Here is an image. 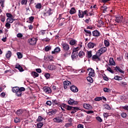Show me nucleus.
Listing matches in <instances>:
<instances>
[{"label": "nucleus", "mask_w": 128, "mask_h": 128, "mask_svg": "<svg viewBox=\"0 0 128 128\" xmlns=\"http://www.w3.org/2000/svg\"><path fill=\"white\" fill-rule=\"evenodd\" d=\"M38 38L33 37L28 40V42L30 46H34L36 44V42H38Z\"/></svg>", "instance_id": "1"}, {"label": "nucleus", "mask_w": 128, "mask_h": 128, "mask_svg": "<svg viewBox=\"0 0 128 128\" xmlns=\"http://www.w3.org/2000/svg\"><path fill=\"white\" fill-rule=\"evenodd\" d=\"M53 14L52 10L50 8H46V12L43 13L44 16H52Z\"/></svg>", "instance_id": "2"}, {"label": "nucleus", "mask_w": 128, "mask_h": 128, "mask_svg": "<svg viewBox=\"0 0 128 128\" xmlns=\"http://www.w3.org/2000/svg\"><path fill=\"white\" fill-rule=\"evenodd\" d=\"M100 55L96 52V54L92 56V60H94V62H100Z\"/></svg>", "instance_id": "3"}, {"label": "nucleus", "mask_w": 128, "mask_h": 128, "mask_svg": "<svg viewBox=\"0 0 128 128\" xmlns=\"http://www.w3.org/2000/svg\"><path fill=\"white\" fill-rule=\"evenodd\" d=\"M63 51L68 52L70 50V45L66 43H62L61 44Z\"/></svg>", "instance_id": "4"}, {"label": "nucleus", "mask_w": 128, "mask_h": 128, "mask_svg": "<svg viewBox=\"0 0 128 128\" xmlns=\"http://www.w3.org/2000/svg\"><path fill=\"white\" fill-rule=\"evenodd\" d=\"M68 56V51H63L61 52L60 58L62 60H66Z\"/></svg>", "instance_id": "5"}, {"label": "nucleus", "mask_w": 128, "mask_h": 128, "mask_svg": "<svg viewBox=\"0 0 128 128\" xmlns=\"http://www.w3.org/2000/svg\"><path fill=\"white\" fill-rule=\"evenodd\" d=\"M108 50V48L106 47H102L100 48L97 51V52L100 55L102 56V54H104Z\"/></svg>", "instance_id": "6"}, {"label": "nucleus", "mask_w": 128, "mask_h": 128, "mask_svg": "<svg viewBox=\"0 0 128 128\" xmlns=\"http://www.w3.org/2000/svg\"><path fill=\"white\" fill-rule=\"evenodd\" d=\"M68 102L70 106H76V104H78V102L74 100V99H72V98H70Z\"/></svg>", "instance_id": "7"}, {"label": "nucleus", "mask_w": 128, "mask_h": 128, "mask_svg": "<svg viewBox=\"0 0 128 128\" xmlns=\"http://www.w3.org/2000/svg\"><path fill=\"white\" fill-rule=\"evenodd\" d=\"M87 70L88 72H89V74L88 75L90 76H96V73H94V70L92 68H88Z\"/></svg>", "instance_id": "8"}, {"label": "nucleus", "mask_w": 128, "mask_h": 128, "mask_svg": "<svg viewBox=\"0 0 128 128\" xmlns=\"http://www.w3.org/2000/svg\"><path fill=\"white\" fill-rule=\"evenodd\" d=\"M43 90L46 94H50L52 92V89L50 88L48 86L44 87Z\"/></svg>", "instance_id": "9"}, {"label": "nucleus", "mask_w": 128, "mask_h": 128, "mask_svg": "<svg viewBox=\"0 0 128 128\" xmlns=\"http://www.w3.org/2000/svg\"><path fill=\"white\" fill-rule=\"evenodd\" d=\"M70 90L72 92H78V89L74 86H71L70 87Z\"/></svg>", "instance_id": "10"}, {"label": "nucleus", "mask_w": 128, "mask_h": 128, "mask_svg": "<svg viewBox=\"0 0 128 128\" xmlns=\"http://www.w3.org/2000/svg\"><path fill=\"white\" fill-rule=\"evenodd\" d=\"M114 70L116 72H121V74H124V71L120 69V68L118 66H116V67H114Z\"/></svg>", "instance_id": "11"}, {"label": "nucleus", "mask_w": 128, "mask_h": 128, "mask_svg": "<svg viewBox=\"0 0 128 128\" xmlns=\"http://www.w3.org/2000/svg\"><path fill=\"white\" fill-rule=\"evenodd\" d=\"M83 106L84 108H86V110H92V106L90 104H84Z\"/></svg>", "instance_id": "12"}, {"label": "nucleus", "mask_w": 128, "mask_h": 128, "mask_svg": "<svg viewBox=\"0 0 128 128\" xmlns=\"http://www.w3.org/2000/svg\"><path fill=\"white\" fill-rule=\"evenodd\" d=\"M93 36H100V32L98 30H95L92 32Z\"/></svg>", "instance_id": "13"}, {"label": "nucleus", "mask_w": 128, "mask_h": 128, "mask_svg": "<svg viewBox=\"0 0 128 128\" xmlns=\"http://www.w3.org/2000/svg\"><path fill=\"white\" fill-rule=\"evenodd\" d=\"M96 46V44L92 42H90L88 44V48H94Z\"/></svg>", "instance_id": "14"}, {"label": "nucleus", "mask_w": 128, "mask_h": 128, "mask_svg": "<svg viewBox=\"0 0 128 128\" xmlns=\"http://www.w3.org/2000/svg\"><path fill=\"white\" fill-rule=\"evenodd\" d=\"M56 68V65L54 64H50L48 66V70H54Z\"/></svg>", "instance_id": "15"}, {"label": "nucleus", "mask_w": 128, "mask_h": 128, "mask_svg": "<svg viewBox=\"0 0 128 128\" xmlns=\"http://www.w3.org/2000/svg\"><path fill=\"white\" fill-rule=\"evenodd\" d=\"M52 104H56V106H60V102L58 101V100H52Z\"/></svg>", "instance_id": "16"}, {"label": "nucleus", "mask_w": 128, "mask_h": 128, "mask_svg": "<svg viewBox=\"0 0 128 128\" xmlns=\"http://www.w3.org/2000/svg\"><path fill=\"white\" fill-rule=\"evenodd\" d=\"M54 122H62V120L60 117H57L53 119Z\"/></svg>", "instance_id": "17"}, {"label": "nucleus", "mask_w": 128, "mask_h": 128, "mask_svg": "<svg viewBox=\"0 0 128 128\" xmlns=\"http://www.w3.org/2000/svg\"><path fill=\"white\" fill-rule=\"evenodd\" d=\"M15 68H17V70H18L20 72H24V68L22 66H20V65L18 64H16L15 66Z\"/></svg>", "instance_id": "18"}, {"label": "nucleus", "mask_w": 128, "mask_h": 128, "mask_svg": "<svg viewBox=\"0 0 128 128\" xmlns=\"http://www.w3.org/2000/svg\"><path fill=\"white\" fill-rule=\"evenodd\" d=\"M60 52V47H56L54 51L52 52V54H54L56 52Z\"/></svg>", "instance_id": "19"}, {"label": "nucleus", "mask_w": 128, "mask_h": 128, "mask_svg": "<svg viewBox=\"0 0 128 128\" xmlns=\"http://www.w3.org/2000/svg\"><path fill=\"white\" fill-rule=\"evenodd\" d=\"M84 32H86V36H92V32L89 30H86L84 29Z\"/></svg>", "instance_id": "20"}, {"label": "nucleus", "mask_w": 128, "mask_h": 128, "mask_svg": "<svg viewBox=\"0 0 128 128\" xmlns=\"http://www.w3.org/2000/svg\"><path fill=\"white\" fill-rule=\"evenodd\" d=\"M109 63L110 66H116V62L114 60V58H110L109 60Z\"/></svg>", "instance_id": "21"}, {"label": "nucleus", "mask_w": 128, "mask_h": 128, "mask_svg": "<svg viewBox=\"0 0 128 128\" xmlns=\"http://www.w3.org/2000/svg\"><path fill=\"white\" fill-rule=\"evenodd\" d=\"M31 76H32L34 78H38V76H40V74H38V72H32L31 73Z\"/></svg>", "instance_id": "22"}, {"label": "nucleus", "mask_w": 128, "mask_h": 128, "mask_svg": "<svg viewBox=\"0 0 128 128\" xmlns=\"http://www.w3.org/2000/svg\"><path fill=\"white\" fill-rule=\"evenodd\" d=\"M48 116H54L56 114V110H52L48 112Z\"/></svg>", "instance_id": "23"}, {"label": "nucleus", "mask_w": 128, "mask_h": 128, "mask_svg": "<svg viewBox=\"0 0 128 128\" xmlns=\"http://www.w3.org/2000/svg\"><path fill=\"white\" fill-rule=\"evenodd\" d=\"M80 108L78 107H73L72 108V111L71 112V114H76L78 110Z\"/></svg>", "instance_id": "24"}, {"label": "nucleus", "mask_w": 128, "mask_h": 128, "mask_svg": "<svg viewBox=\"0 0 128 128\" xmlns=\"http://www.w3.org/2000/svg\"><path fill=\"white\" fill-rule=\"evenodd\" d=\"M76 12V10L74 8H72L70 10V14H74Z\"/></svg>", "instance_id": "25"}, {"label": "nucleus", "mask_w": 128, "mask_h": 128, "mask_svg": "<svg viewBox=\"0 0 128 128\" xmlns=\"http://www.w3.org/2000/svg\"><path fill=\"white\" fill-rule=\"evenodd\" d=\"M122 16H118L116 17V22L118 23L120 22L122 20Z\"/></svg>", "instance_id": "26"}, {"label": "nucleus", "mask_w": 128, "mask_h": 128, "mask_svg": "<svg viewBox=\"0 0 128 128\" xmlns=\"http://www.w3.org/2000/svg\"><path fill=\"white\" fill-rule=\"evenodd\" d=\"M92 52L91 50L90 51H87V56L86 57L88 58H92Z\"/></svg>", "instance_id": "27"}, {"label": "nucleus", "mask_w": 128, "mask_h": 128, "mask_svg": "<svg viewBox=\"0 0 128 128\" xmlns=\"http://www.w3.org/2000/svg\"><path fill=\"white\" fill-rule=\"evenodd\" d=\"M78 56L80 58H82L84 56H86V54L84 51H80L78 53Z\"/></svg>", "instance_id": "28"}, {"label": "nucleus", "mask_w": 128, "mask_h": 128, "mask_svg": "<svg viewBox=\"0 0 128 128\" xmlns=\"http://www.w3.org/2000/svg\"><path fill=\"white\" fill-rule=\"evenodd\" d=\"M78 16L80 18H84V14H82V10H78Z\"/></svg>", "instance_id": "29"}, {"label": "nucleus", "mask_w": 128, "mask_h": 128, "mask_svg": "<svg viewBox=\"0 0 128 128\" xmlns=\"http://www.w3.org/2000/svg\"><path fill=\"white\" fill-rule=\"evenodd\" d=\"M24 112V110L22 109L18 110L16 112V114H18V116H22V113Z\"/></svg>", "instance_id": "30"}, {"label": "nucleus", "mask_w": 128, "mask_h": 128, "mask_svg": "<svg viewBox=\"0 0 128 128\" xmlns=\"http://www.w3.org/2000/svg\"><path fill=\"white\" fill-rule=\"evenodd\" d=\"M12 92L16 93L17 92H18V86H14L12 88Z\"/></svg>", "instance_id": "31"}, {"label": "nucleus", "mask_w": 128, "mask_h": 128, "mask_svg": "<svg viewBox=\"0 0 128 128\" xmlns=\"http://www.w3.org/2000/svg\"><path fill=\"white\" fill-rule=\"evenodd\" d=\"M6 58H10L12 56V52H10V50H8V53L6 54Z\"/></svg>", "instance_id": "32"}, {"label": "nucleus", "mask_w": 128, "mask_h": 128, "mask_svg": "<svg viewBox=\"0 0 128 128\" xmlns=\"http://www.w3.org/2000/svg\"><path fill=\"white\" fill-rule=\"evenodd\" d=\"M114 80H122V77L116 76L114 77Z\"/></svg>", "instance_id": "33"}, {"label": "nucleus", "mask_w": 128, "mask_h": 128, "mask_svg": "<svg viewBox=\"0 0 128 128\" xmlns=\"http://www.w3.org/2000/svg\"><path fill=\"white\" fill-rule=\"evenodd\" d=\"M70 44L71 46H74V44H76V40H71L70 42Z\"/></svg>", "instance_id": "34"}, {"label": "nucleus", "mask_w": 128, "mask_h": 128, "mask_svg": "<svg viewBox=\"0 0 128 128\" xmlns=\"http://www.w3.org/2000/svg\"><path fill=\"white\" fill-rule=\"evenodd\" d=\"M0 20L2 22H6V16L1 15L0 16Z\"/></svg>", "instance_id": "35"}, {"label": "nucleus", "mask_w": 128, "mask_h": 128, "mask_svg": "<svg viewBox=\"0 0 128 128\" xmlns=\"http://www.w3.org/2000/svg\"><path fill=\"white\" fill-rule=\"evenodd\" d=\"M35 7H36V8H38V10H40V8H42V4L38 3L35 6Z\"/></svg>", "instance_id": "36"}, {"label": "nucleus", "mask_w": 128, "mask_h": 128, "mask_svg": "<svg viewBox=\"0 0 128 128\" xmlns=\"http://www.w3.org/2000/svg\"><path fill=\"white\" fill-rule=\"evenodd\" d=\"M86 80L88 82H91V83L94 82V80L92 78V77L90 76L87 77Z\"/></svg>", "instance_id": "37"}, {"label": "nucleus", "mask_w": 128, "mask_h": 128, "mask_svg": "<svg viewBox=\"0 0 128 128\" xmlns=\"http://www.w3.org/2000/svg\"><path fill=\"white\" fill-rule=\"evenodd\" d=\"M104 44L105 46H110V42L108 40H104Z\"/></svg>", "instance_id": "38"}, {"label": "nucleus", "mask_w": 128, "mask_h": 128, "mask_svg": "<svg viewBox=\"0 0 128 128\" xmlns=\"http://www.w3.org/2000/svg\"><path fill=\"white\" fill-rule=\"evenodd\" d=\"M37 126V128H42V127L44 126V124L42 122H38L36 124Z\"/></svg>", "instance_id": "39"}, {"label": "nucleus", "mask_w": 128, "mask_h": 128, "mask_svg": "<svg viewBox=\"0 0 128 128\" xmlns=\"http://www.w3.org/2000/svg\"><path fill=\"white\" fill-rule=\"evenodd\" d=\"M18 58H22V54L20 52H18L16 53Z\"/></svg>", "instance_id": "40"}, {"label": "nucleus", "mask_w": 128, "mask_h": 128, "mask_svg": "<svg viewBox=\"0 0 128 128\" xmlns=\"http://www.w3.org/2000/svg\"><path fill=\"white\" fill-rule=\"evenodd\" d=\"M82 13L84 15V14L86 16H88V10H85L84 11H82Z\"/></svg>", "instance_id": "41"}, {"label": "nucleus", "mask_w": 128, "mask_h": 128, "mask_svg": "<svg viewBox=\"0 0 128 128\" xmlns=\"http://www.w3.org/2000/svg\"><path fill=\"white\" fill-rule=\"evenodd\" d=\"M22 92H21L20 91L18 90L16 93V96H22Z\"/></svg>", "instance_id": "42"}, {"label": "nucleus", "mask_w": 128, "mask_h": 128, "mask_svg": "<svg viewBox=\"0 0 128 128\" xmlns=\"http://www.w3.org/2000/svg\"><path fill=\"white\" fill-rule=\"evenodd\" d=\"M103 90L105 92H110V89L108 88H104Z\"/></svg>", "instance_id": "43"}, {"label": "nucleus", "mask_w": 128, "mask_h": 128, "mask_svg": "<svg viewBox=\"0 0 128 128\" xmlns=\"http://www.w3.org/2000/svg\"><path fill=\"white\" fill-rule=\"evenodd\" d=\"M74 52H72V60H76V56H76V54H74Z\"/></svg>", "instance_id": "44"}, {"label": "nucleus", "mask_w": 128, "mask_h": 128, "mask_svg": "<svg viewBox=\"0 0 128 128\" xmlns=\"http://www.w3.org/2000/svg\"><path fill=\"white\" fill-rule=\"evenodd\" d=\"M24 90H26V88L24 87H21V88L18 87L19 92H24Z\"/></svg>", "instance_id": "45"}, {"label": "nucleus", "mask_w": 128, "mask_h": 128, "mask_svg": "<svg viewBox=\"0 0 128 128\" xmlns=\"http://www.w3.org/2000/svg\"><path fill=\"white\" fill-rule=\"evenodd\" d=\"M102 100V97H96L94 98L95 102H100Z\"/></svg>", "instance_id": "46"}, {"label": "nucleus", "mask_w": 128, "mask_h": 128, "mask_svg": "<svg viewBox=\"0 0 128 128\" xmlns=\"http://www.w3.org/2000/svg\"><path fill=\"white\" fill-rule=\"evenodd\" d=\"M52 50V47L50 46H46L45 48V51L48 52V50Z\"/></svg>", "instance_id": "47"}, {"label": "nucleus", "mask_w": 128, "mask_h": 128, "mask_svg": "<svg viewBox=\"0 0 128 128\" xmlns=\"http://www.w3.org/2000/svg\"><path fill=\"white\" fill-rule=\"evenodd\" d=\"M6 28H10V24L8 22H7L5 24Z\"/></svg>", "instance_id": "48"}, {"label": "nucleus", "mask_w": 128, "mask_h": 128, "mask_svg": "<svg viewBox=\"0 0 128 128\" xmlns=\"http://www.w3.org/2000/svg\"><path fill=\"white\" fill-rule=\"evenodd\" d=\"M68 105H66V104L62 103V104H60V106H62L64 108H66H66H68Z\"/></svg>", "instance_id": "49"}, {"label": "nucleus", "mask_w": 128, "mask_h": 128, "mask_svg": "<svg viewBox=\"0 0 128 128\" xmlns=\"http://www.w3.org/2000/svg\"><path fill=\"white\" fill-rule=\"evenodd\" d=\"M16 36L18 38H22L24 36L22 35V33H18L16 34Z\"/></svg>", "instance_id": "50"}, {"label": "nucleus", "mask_w": 128, "mask_h": 128, "mask_svg": "<svg viewBox=\"0 0 128 128\" xmlns=\"http://www.w3.org/2000/svg\"><path fill=\"white\" fill-rule=\"evenodd\" d=\"M127 114L126 112H122L121 114V116L122 118H126Z\"/></svg>", "instance_id": "51"}, {"label": "nucleus", "mask_w": 128, "mask_h": 128, "mask_svg": "<svg viewBox=\"0 0 128 128\" xmlns=\"http://www.w3.org/2000/svg\"><path fill=\"white\" fill-rule=\"evenodd\" d=\"M78 50H80V48L77 47V48H73V52H78Z\"/></svg>", "instance_id": "52"}, {"label": "nucleus", "mask_w": 128, "mask_h": 128, "mask_svg": "<svg viewBox=\"0 0 128 128\" xmlns=\"http://www.w3.org/2000/svg\"><path fill=\"white\" fill-rule=\"evenodd\" d=\"M44 76L46 78V80H48L50 77V74L48 73H46L44 74Z\"/></svg>", "instance_id": "53"}, {"label": "nucleus", "mask_w": 128, "mask_h": 128, "mask_svg": "<svg viewBox=\"0 0 128 128\" xmlns=\"http://www.w3.org/2000/svg\"><path fill=\"white\" fill-rule=\"evenodd\" d=\"M64 84H65V86H70V82L68 80L64 81Z\"/></svg>", "instance_id": "54"}, {"label": "nucleus", "mask_w": 128, "mask_h": 128, "mask_svg": "<svg viewBox=\"0 0 128 128\" xmlns=\"http://www.w3.org/2000/svg\"><path fill=\"white\" fill-rule=\"evenodd\" d=\"M34 16H31L29 18V20L31 22H34Z\"/></svg>", "instance_id": "55"}, {"label": "nucleus", "mask_w": 128, "mask_h": 128, "mask_svg": "<svg viewBox=\"0 0 128 128\" xmlns=\"http://www.w3.org/2000/svg\"><path fill=\"white\" fill-rule=\"evenodd\" d=\"M44 120V118L42 117V116H39L36 120L37 122H42Z\"/></svg>", "instance_id": "56"}, {"label": "nucleus", "mask_w": 128, "mask_h": 128, "mask_svg": "<svg viewBox=\"0 0 128 128\" xmlns=\"http://www.w3.org/2000/svg\"><path fill=\"white\" fill-rule=\"evenodd\" d=\"M20 119L18 118H16L14 120V122H16V124H18V122H20Z\"/></svg>", "instance_id": "57"}, {"label": "nucleus", "mask_w": 128, "mask_h": 128, "mask_svg": "<svg viewBox=\"0 0 128 128\" xmlns=\"http://www.w3.org/2000/svg\"><path fill=\"white\" fill-rule=\"evenodd\" d=\"M107 70H108V72H111V74H114V70H112V68H110V67H108Z\"/></svg>", "instance_id": "58"}, {"label": "nucleus", "mask_w": 128, "mask_h": 128, "mask_svg": "<svg viewBox=\"0 0 128 128\" xmlns=\"http://www.w3.org/2000/svg\"><path fill=\"white\" fill-rule=\"evenodd\" d=\"M28 4V0H22L21 2V4Z\"/></svg>", "instance_id": "59"}, {"label": "nucleus", "mask_w": 128, "mask_h": 128, "mask_svg": "<svg viewBox=\"0 0 128 128\" xmlns=\"http://www.w3.org/2000/svg\"><path fill=\"white\" fill-rule=\"evenodd\" d=\"M6 16L7 18H12V14H10V13H6Z\"/></svg>", "instance_id": "60"}, {"label": "nucleus", "mask_w": 128, "mask_h": 128, "mask_svg": "<svg viewBox=\"0 0 128 128\" xmlns=\"http://www.w3.org/2000/svg\"><path fill=\"white\" fill-rule=\"evenodd\" d=\"M72 108H74V106H70L68 105L66 110H72Z\"/></svg>", "instance_id": "61"}, {"label": "nucleus", "mask_w": 128, "mask_h": 128, "mask_svg": "<svg viewBox=\"0 0 128 128\" xmlns=\"http://www.w3.org/2000/svg\"><path fill=\"white\" fill-rule=\"evenodd\" d=\"M0 4H1V6H2V8H4V0H0Z\"/></svg>", "instance_id": "62"}, {"label": "nucleus", "mask_w": 128, "mask_h": 128, "mask_svg": "<svg viewBox=\"0 0 128 128\" xmlns=\"http://www.w3.org/2000/svg\"><path fill=\"white\" fill-rule=\"evenodd\" d=\"M105 108H106V110H110V105H108V104H106L105 105Z\"/></svg>", "instance_id": "63"}, {"label": "nucleus", "mask_w": 128, "mask_h": 128, "mask_svg": "<svg viewBox=\"0 0 128 128\" xmlns=\"http://www.w3.org/2000/svg\"><path fill=\"white\" fill-rule=\"evenodd\" d=\"M122 108L125 110H128V106H122Z\"/></svg>", "instance_id": "64"}]
</instances>
